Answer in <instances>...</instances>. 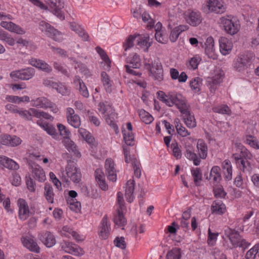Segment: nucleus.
<instances>
[{
  "instance_id": "2",
  "label": "nucleus",
  "mask_w": 259,
  "mask_h": 259,
  "mask_svg": "<svg viewBox=\"0 0 259 259\" xmlns=\"http://www.w3.org/2000/svg\"><path fill=\"white\" fill-rule=\"evenodd\" d=\"M117 201L119 208L117 209V214L115 216L114 222L118 226H124L126 224V220L124 217L123 211L126 210L122 193L119 192L117 194Z\"/></svg>"
},
{
  "instance_id": "16",
  "label": "nucleus",
  "mask_w": 259,
  "mask_h": 259,
  "mask_svg": "<svg viewBox=\"0 0 259 259\" xmlns=\"http://www.w3.org/2000/svg\"><path fill=\"white\" fill-rule=\"evenodd\" d=\"M39 239L48 247H51L56 244L55 236L50 232H46L39 235Z\"/></svg>"
},
{
  "instance_id": "35",
  "label": "nucleus",
  "mask_w": 259,
  "mask_h": 259,
  "mask_svg": "<svg viewBox=\"0 0 259 259\" xmlns=\"http://www.w3.org/2000/svg\"><path fill=\"white\" fill-rule=\"evenodd\" d=\"M101 77L106 91L110 93L112 92V84L108 75L106 72L103 71L101 73Z\"/></svg>"
},
{
  "instance_id": "30",
  "label": "nucleus",
  "mask_w": 259,
  "mask_h": 259,
  "mask_svg": "<svg viewBox=\"0 0 259 259\" xmlns=\"http://www.w3.org/2000/svg\"><path fill=\"white\" fill-rule=\"evenodd\" d=\"M186 148V156L193 161L195 165H198L200 164V160L198 158L197 155L193 152V147L191 145L185 146Z\"/></svg>"
},
{
  "instance_id": "3",
  "label": "nucleus",
  "mask_w": 259,
  "mask_h": 259,
  "mask_svg": "<svg viewBox=\"0 0 259 259\" xmlns=\"http://www.w3.org/2000/svg\"><path fill=\"white\" fill-rule=\"evenodd\" d=\"M206 13L214 12L222 14L226 10L222 0H207L206 5L204 8Z\"/></svg>"
},
{
  "instance_id": "7",
  "label": "nucleus",
  "mask_w": 259,
  "mask_h": 259,
  "mask_svg": "<svg viewBox=\"0 0 259 259\" xmlns=\"http://www.w3.org/2000/svg\"><path fill=\"white\" fill-rule=\"evenodd\" d=\"M186 22L190 25L196 26L200 24L202 20L201 14L199 12L188 10L184 13Z\"/></svg>"
},
{
  "instance_id": "40",
  "label": "nucleus",
  "mask_w": 259,
  "mask_h": 259,
  "mask_svg": "<svg viewBox=\"0 0 259 259\" xmlns=\"http://www.w3.org/2000/svg\"><path fill=\"white\" fill-rule=\"evenodd\" d=\"M204 46L205 53L209 55L214 50L213 38L211 36L208 37L206 39V42L204 44Z\"/></svg>"
},
{
  "instance_id": "61",
  "label": "nucleus",
  "mask_w": 259,
  "mask_h": 259,
  "mask_svg": "<svg viewBox=\"0 0 259 259\" xmlns=\"http://www.w3.org/2000/svg\"><path fill=\"white\" fill-rule=\"evenodd\" d=\"M123 153L124 155V160L126 163H129L131 161V155H130V149L128 148L126 146L123 145Z\"/></svg>"
},
{
  "instance_id": "10",
  "label": "nucleus",
  "mask_w": 259,
  "mask_h": 259,
  "mask_svg": "<svg viewBox=\"0 0 259 259\" xmlns=\"http://www.w3.org/2000/svg\"><path fill=\"white\" fill-rule=\"evenodd\" d=\"M62 248L66 252L75 255H81L84 253L83 249L79 246L72 242L64 241L62 243Z\"/></svg>"
},
{
  "instance_id": "37",
  "label": "nucleus",
  "mask_w": 259,
  "mask_h": 259,
  "mask_svg": "<svg viewBox=\"0 0 259 259\" xmlns=\"http://www.w3.org/2000/svg\"><path fill=\"white\" fill-rule=\"evenodd\" d=\"M139 115L142 121L147 124L151 123L154 119L151 114L143 109L139 110Z\"/></svg>"
},
{
  "instance_id": "41",
  "label": "nucleus",
  "mask_w": 259,
  "mask_h": 259,
  "mask_svg": "<svg viewBox=\"0 0 259 259\" xmlns=\"http://www.w3.org/2000/svg\"><path fill=\"white\" fill-rule=\"evenodd\" d=\"M181 257V249L178 248H173L168 251L166 255V259H180Z\"/></svg>"
},
{
  "instance_id": "8",
  "label": "nucleus",
  "mask_w": 259,
  "mask_h": 259,
  "mask_svg": "<svg viewBox=\"0 0 259 259\" xmlns=\"http://www.w3.org/2000/svg\"><path fill=\"white\" fill-rule=\"evenodd\" d=\"M220 20L225 31L228 33L234 35L238 32L240 28L239 24L232 22L231 19L225 17H222Z\"/></svg>"
},
{
  "instance_id": "47",
  "label": "nucleus",
  "mask_w": 259,
  "mask_h": 259,
  "mask_svg": "<svg viewBox=\"0 0 259 259\" xmlns=\"http://www.w3.org/2000/svg\"><path fill=\"white\" fill-rule=\"evenodd\" d=\"M136 38L137 35L136 34L134 35H130L128 37L123 45L124 51H126L127 49H130L134 46V42Z\"/></svg>"
},
{
  "instance_id": "45",
  "label": "nucleus",
  "mask_w": 259,
  "mask_h": 259,
  "mask_svg": "<svg viewBox=\"0 0 259 259\" xmlns=\"http://www.w3.org/2000/svg\"><path fill=\"white\" fill-rule=\"evenodd\" d=\"M221 170L219 166H213L210 173V177H213V180L215 182H217L221 180V174L220 172Z\"/></svg>"
},
{
  "instance_id": "32",
  "label": "nucleus",
  "mask_w": 259,
  "mask_h": 259,
  "mask_svg": "<svg viewBox=\"0 0 259 259\" xmlns=\"http://www.w3.org/2000/svg\"><path fill=\"white\" fill-rule=\"evenodd\" d=\"M197 148L199 151L200 158L205 159L207 155V147L202 140H198L197 143Z\"/></svg>"
},
{
  "instance_id": "44",
  "label": "nucleus",
  "mask_w": 259,
  "mask_h": 259,
  "mask_svg": "<svg viewBox=\"0 0 259 259\" xmlns=\"http://www.w3.org/2000/svg\"><path fill=\"white\" fill-rule=\"evenodd\" d=\"M68 122L74 127L78 128L80 125V120L79 117L77 115L73 116H67Z\"/></svg>"
},
{
  "instance_id": "12",
  "label": "nucleus",
  "mask_w": 259,
  "mask_h": 259,
  "mask_svg": "<svg viewBox=\"0 0 259 259\" xmlns=\"http://www.w3.org/2000/svg\"><path fill=\"white\" fill-rule=\"evenodd\" d=\"M225 235L227 237L229 238L234 247H237L238 246L239 242L241 238L238 231L228 228L225 230Z\"/></svg>"
},
{
  "instance_id": "59",
  "label": "nucleus",
  "mask_w": 259,
  "mask_h": 259,
  "mask_svg": "<svg viewBox=\"0 0 259 259\" xmlns=\"http://www.w3.org/2000/svg\"><path fill=\"white\" fill-rule=\"evenodd\" d=\"M241 164L243 166V171L244 172H250L252 170V167L250 163L244 159H242L241 161Z\"/></svg>"
},
{
  "instance_id": "50",
  "label": "nucleus",
  "mask_w": 259,
  "mask_h": 259,
  "mask_svg": "<svg viewBox=\"0 0 259 259\" xmlns=\"http://www.w3.org/2000/svg\"><path fill=\"white\" fill-rule=\"evenodd\" d=\"M79 132L81 136L85 139V141L89 144H92L95 141L94 138L87 132L85 130L80 128L79 130Z\"/></svg>"
},
{
  "instance_id": "4",
  "label": "nucleus",
  "mask_w": 259,
  "mask_h": 259,
  "mask_svg": "<svg viewBox=\"0 0 259 259\" xmlns=\"http://www.w3.org/2000/svg\"><path fill=\"white\" fill-rule=\"evenodd\" d=\"M66 174L74 183H78L81 181V172L73 161L70 160L68 162V165L66 167Z\"/></svg>"
},
{
  "instance_id": "11",
  "label": "nucleus",
  "mask_w": 259,
  "mask_h": 259,
  "mask_svg": "<svg viewBox=\"0 0 259 259\" xmlns=\"http://www.w3.org/2000/svg\"><path fill=\"white\" fill-rule=\"evenodd\" d=\"M10 76L15 81H18L19 79L28 80L32 77L31 69L28 68L21 70L12 71L10 74Z\"/></svg>"
},
{
  "instance_id": "21",
  "label": "nucleus",
  "mask_w": 259,
  "mask_h": 259,
  "mask_svg": "<svg viewBox=\"0 0 259 259\" xmlns=\"http://www.w3.org/2000/svg\"><path fill=\"white\" fill-rule=\"evenodd\" d=\"M0 164L10 169L17 170L19 167V165L15 161L6 156L0 157Z\"/></svg>"
},
{
  "instance_id": "20",
  "label": "nucleus",
  "mask_w": 259,
  "mask_h": 259,
  "mask_svg": "<svg viewBox=\"0 0 259 259\" xmlns=\"http://www.w3.org/2000/svg\"><path fill=\"white\" fill-rule=\"evenodd\" d=\"M226 210L225 205L220 200L214 201L211 206V212L215 214H222L225 212Z\"/></svg>"
},
{
  "instance_id": "18",
  "label": "nucleus",
  "mask_w": 259,
  "mask_h": 259,
  "mask_svg": "<svg viewBox=\"0 0 259 259\" xmlns=\"http://www.w3.org/2000/svg\"><path fill=\"white\" fill-rule=\"evenodd\" d=\"M137 45L140 48L144 49L145 52H148L149 48L151 46L152 41H150L149 35H137Z\"/></svg>"
},
{
  "instance_id": "53",
  "label": "nucleus",
  "mask_w": 259,
  "mask_h": 259,
  "mask_svg": "<svg viewBox=\"0 0 259 259\" xmlns=\"http://www.w3.org/2000/svg\"><path fill=\"white\" fill-rule=\"evenodd\" d=\"M127 62L130 63V65L129 66L132 67V68H139L141 66L140 58L137 55H135L131 60Z\"/></svg>"
},
{
  "instance_id": "57",
  "label": "nucleus",
  "mask_w": 259,
  "mask_h": 259,
  "mask_svg": "<svg viewBox=\"0 0 259 259\" xmlns=\"http://www.w3.org/2000/svg\"><path fill=\"white\" fill-rule=\"evenodd\" d=\"M214 196L215 197L224 198L227 194L224 189L222 187L214 188L213 189Z\"/></svg>"
},
{
  "instance_id": "13",
  "label": "nucleus",
  "mask_w": 259,
  "mask_h": 259,
  "mask_svg": "<svg viewBox=\"0 0 259 259\" xmlns=\"http://www.w3.org/2000/svg\"><path fill=\"white\" fill-rule=\"evenodd\" d=\"M105 168L106 175L109 181L115 182L116 181V173L114 168V161L111 159H107L105 161Z\"/></svg>"
},
{
  "instance_id": "29",
  "label": "nucleus",
  "mask_w": 259,
  "mask_h": 259,
  "mask_svg": "<svg viewBox=\"0 0 259 259\" xmlns=\"http://www.w3.org/2000/svg\"><path fill=\"white\" fill-rule=\"evenodd\" d=\"M186 148V156L193 161L195 165H198L200 164V160L198 158L197 155L193 152V147L191 145L185 146Z\"/></svg>"
},
{
  "instance_id": "38",
  "label": "nucleus",
  "mask_w": 259,
  "mask_h": 259,
  "mask_svg": "<svg viewBox=\"0 0 259 259\" xmlns=\"http://www.w3.org/2000/svg\"><path fill=\"white\" fill-rule=\"evenodd\" d=\"M44 189V194L47 201L51 203H53L54 202V194L52 187L50 184H45Z\"/></svg>"
},
{
  "instance_id": "33",
  "label": "nucleus",
  "mask_w": 259,
  "mask_h": 259,
  "mask_svg": "<svg viewBox=\"0 0 259 259\" xmlns=\"http://www.w3.org/2000/svg\"><path fill=\"white\" fill-rule=\"evenodd\" d=\"M32 236L31 232H28L26 234L23 236L21 238L22 243L24 247L30 251H32Z\"/></svg>"
},
{
  "instance_id": "54",
  "label": "nucleus",
  "mask_w": 259,
  "mask_h": 259,
  "mask_svg": "<svg viewBox=\"0 0 259 259\" xmlns=\"http://www.w3.org/2000/svg\"><path fill=\"white\" fill-rule=\"evenodd\" d=\"M115 115V114L113 113H111L110 114H107L105 115V120L107 123L114 128L115 130H117L118 127L116 124L115 123L114 120H113V116Z\"/></svg>"
},
{
  "instance_id": "63",
  "label": "nucleus",
  "mask_w": 259,
  "mask_h": 259,
  "mask_svg": "<svg viewBox=\"0 0 259 259\" xmlns=\"http://www.w3.org/2000/svg\"><path fill=\"white\" fill-rule=\"evenodd\" d=\"M180 34V33L179 32V30L175 28L172 30H171L169 36V39L170 41L172 42L176 41Z\"/></svg>"
},
{
  "instance_id": "55",
  "label": "nucleus",
  "mask_w": 259,
  "mask_h": 259,
  "mask_svg": "<svg viewBox=\"0 0 259 259\" xmlns=\"http://www.w3.org/2000/svg\"><path fill=\"white\" fill-rule=\"evenodd\" d=\"M176 128L178 134L183 137H185L190 135L188 131L182 125H179L178 122H177V124L176 125Z\"/></svg>"
},
{
  "instance_id": "24",
  "label": "nucleus",
  "mask_w": 259,
  "mask_h": 259,
  "mask_svg": "<svg viewBox=\"0 0 259 259\" xmlns=\"http://www.w3.org/2000/svg\"><path fill=\"white\" fill-rule=\"evenodd\" d=\"M63 143L69 152L77 157L80 156L81 154L77 150L76 145L70 138H66L63 141Z\"/></svg>"
},
{
  "instance_id": "15",
  "label": "nucleus",
  "mask_w": 259,
  "mask_h": 259,
  "mask_svg": "<svg viewBox=\"0 0 259 259\" xmlns=\"http://www.w3.org/2000/svg\"><path fill=\"white\" fill-rule=\"evenodd\" d=\"M6 109L11 112L14 113H18L19 115L25 119L31 120L32 115L30 112L27 110H20L17 108V107L13 104H7L5 106Z\"/></svg>"
},
{
  "instance_id": "6",
  "label": "nucleus",
  "mask_w": 259,
  "mask_h": 259,
  "mask_svg": "<svg viewBox=\"0 0 259 259\" xmlns=\"http://www.w3.org/2000/svg\"><path fill=\"white\" fill-rule=\"evenodd\" d=\"M145 66L155 79L159 81L163 79V68L161 63L159 61H155L152 63V65L150 64H146Z\"/></svg>"
},
{
  "instance_id": "49",
  "label": "nucleus",
  "mask_w": 259,
  "mask_h": 259,
  "mask_svg": "<svg viewBox=\"0 0 259 259\" xmlns=\"http://www.w3.org/2000/svg\"><path fill=\"white\" fill-rule=\"evenodd\" d=\"M191 173L194 177V182L196 186H199L198 183L199 181L202 180V175L199 168H196L195 169L191 170Z\"/></svg>"
},
{
  "instance_id": "39",
  "label": "nucleus",
  "mask_w": 259,
  "mask_h": 259,
  "mask_svg": "<svg viewBox=\"0 0 259 259\" xmlns=\"http://www.w3.org/2000/svg\"><path fill=\"white\" fill-rule=\"evenodd\" d=\"M33 66L40 69L47 73L51 72V67L45 62L40 60H35V62L33 63Z\"/></svg>"
},
{
  "instance_id": "34",
  "label": "nucleus",
  "mask_w": 259,
  "mask_h": 259,
  "mask_svg": "<svg viewBox=\"0 0 259 259\" xmlns=\"http://www.w3.org/2000/svg\"><path fill=\"white\" fill-rule=\"evenodd\" d=\"M33 178L40 182H44L46 180V175L44 170L38 165L33 168Z\"/></svg>"
},
{
  "instance_id": "25",
  "label": "nucleus",
  "mask_w": 259,
  "mask_h": 259,
  "mask_svg": "<svg viewBox=\"0 0 259 259\" xmlns=\"http://www.w3.org/2000/svg\"><path fill=\"white\" fill-rule=\"evenodd\" d=\"M95 178L99 187L103 190H107L108 186L106 183L104 175L100 169H97L95 171Z\"/></svg>"
},
{
  "instance_id": "14",
  "label": "nucleus",
  "mask_w": 259,
  "mask_h": 259,
  "mask_svg": "<svg viewBox=\"0 0 259 259\" xmlns=\"http://www.w3.org/2000/svg\"><path fill=\"white\" fill-rule=\"evenodd\" d=\"M18 205L19 218L21 220H25L29 213V209L27 202L24 199L20 198L18 200Z\"/></svg>"
},
{
  "instance_id": "17",
  "label": "nucleus",
  "mask_w": 259,
  "mask_h": 259,
  "mask_svg": "<svg viewBox=\"0 0 259 259\" xmlns=\"http://www.w3.org/2000/svg\"><path fill=\"white\" fill-rule=\"evenodd\" d=\"M175 99L176 100L175 105L179 109L181 113L187 112L190 106L187 103L186 98L181 94H178L177 97H175Z\"/></svg>"
},
{
  "instance_id": "1",
  "label": "nucleus",
  "mask_w": 259,
  "mask_h": 259,
  "mask_svg": "<svg viewBox=\"0 0 259 259\" xmlns=\"http://www.w3.org/2000/svg\"><path fill=\"white\" fill-rule=\"evenodd\" d=\"M33 117L40 118L37 120V124L41 127L44 131H46L48 134L53 136L56 134V130L53 125L47 123V122L42 120L41 118L42 117L47 119H51L52 116L49 114L45 112L39 111L37 110L33 109Z\"/></svg>"
},
{
  "instance_id": "36",
  "label": "nucleus",
  "mask_w": 259,
  "mask_h": 259,
  "mask_svg": "<svg viewBox=\"0 0 259 259\" xmlns=\"http://www.w3.org/2000/svg\"><path fill=\"white\" fill-rule=\"evenodd\" d=\"M184 114V120L186 124L189 127H194L196 126V123L195 121L194 117L191 115L189 110H187L186 113H182Z\"/></svg>"
},
{
  "instance_id": "51",
  "label": "nucleus",
  "mask_w": 259,
  "mask_h": 259,
  "mask_svg": "<svg viewBox=\"0 0 259 259\" xmlns=\"http://www.w3.org/2000/svg\"><path fill=\"white\" fill-rule=\"evenodd\" d=\"M115 245L121 248V249H125L126 247V243L124 240L123 237H117L114 241Z\"/></svg>"
},
{
  "instance_id": "46",
  "label": "nucleus",
  "mask_w": 259,
  "mask_h": 259,
  "mask_svg": "<svg viewBox=\"0 0 259 259\" xmlns=\"http://www.w3.org/2000/svg\"><path fill=\"white\" fill-rule=\"evenodd\" d=\"M258 250L259 244H257L247 252L245 256L246 259H254Z\"/></svg>"
},
{
  "instance_id": "52",
  "label": "nucleus",
  "mask_w": 259,
  "mask_h": 259,
  "mask_svg": "<svg viewBox=\"0 0 259 259\" xmlns=\"http://www.w3.org/2000/svg\"><path fill=\"white\" fill-rule=\"evenodd\" d=\"M96 50L106 63L109 64L111 63V61L107 54L101 48L98 46L96 48Z\"/></svg>"
},
{
  "instance_id": "58",
  "label": "nucleus",
  "mask_w": 259,
  "mask_h": 259,
  "mask_svg": "<svg viewBox=\"0 0 259 259\" xmlns=\"http://www.w3.org/2000/svg\"><path fill=\"white\" fill-rule=\"evenodd\" d=\"M208 236L207 239V243L209 245H213L216 239L217 236L218 235V233H212L210 229H208Z\"/></svg>"
},
{
  "instance_id": "56",
  "label": "nucleus",
  "mask_w": 259,
  "mask_h": 259,
  "mask_svg": "<svg viewBox=\"0 0 259 259\" xmlns=\"http://www.w3.org/2000/svg\"><path fill=\"white\" fill-rule=\"evenodd\" d=\"M172 148L173 154L177 159H179L181 157L182 154L181 151L178 147V144L177 142L172 143L171 145Z\"/></svg>"
},
{
  "instance_id": "22",
  "label": "nucleus",
  "mask_w": 259,
  "mask_h": 259,
  "mask_svg": "<svg viewBox=\"0 0 259 259\" xmlns=\"http://www.w3.org/2000/svg\"><path fill=\"white\" fill-rule=\"evenodd\" d=\"M73 82L76 87H79L80 94L85 98L89 97V93L88 89L84 83L78 76H75Z\"/></svg>"
},
{
  "instance_id": "9",
  "label": "nucleus",
  "mask_w": 259,
  "mask_h": 259,
  "mask_svg": "<svg viewBox=\"0 0 259 259\" xmlns=\"http://www.w3.org/2000/svg\"><path fill=\"white\" fill-rule=\"evenodd\" d=\"M51 2L50 5L51 12L61 20H65V16L62 9L64 7L63 0H55Z\"/></svg>"
},
{
  "instance_id": "31",
  "label": "nucleus",
  "mask_w": 259,
  "mask_h": 259,
  "mask_svg": "<svg viewBox=\"0 0 259 259\" xmlns=\"http://www.w3.org/2000/svg\"><path fill=\"white\" fill-rule=\"evenodd\" d=\"M186 148V156L193 161L195 165H198L200 164V160L198 158L197 155L193 152V147L191 145L185 146Z\"/></svg>"
},
{
  "instance_id": "19",
  "label": "nucleus",
  "mask_w": 259,
  "mask_h": 259,
  "mask_svg": "<svg viewBox=\"0 0 259 259\" xmlns=\"http://www.w3.org/2000/svg\"><path fill=\"white\" fill-rule=\"evenodd\" d=\"M219 43L221 53L224 55L229 54L232 49V45L229 40L225 37H221Z\"/></svg>"
},
{
  "instance_id": "26",
  "label": "nucleus",
  "mask_w": 259,
  "mask_h": 259,
  "mask_svg": "<svg viewBox=\"0 0 259 259\" xmlns=\"http://www.w3.org/2000/svg\"><path fill=\"white\" fill-rule=\"evenodd\" d=\"M33 106L37 108H53V105L49 100L45 97H40L33 101Z\"/></svg>"
},
{
  "instance_id": "5",
  "label": "nucleus",
  "mask_w": 259,
  "mask_h": 259,
  "mask_svg": "<svg viewBox=\"0 0 259 259\" xmlns=\"http://www.w3.org/2000/svg\"><path fill=\"white\" fill-rule=\"evenodd\" d=\"M253 57L251 54L240 55L234 64V68L238 71L244 70L250 66Z\"/></svg>"
},
{
  "instance_id": "27",
  "label": "nucleus",
  "mask_w": 259,
  "mask_h": 259,
  "mask_svg": "<svg viewBox=\"0 0 259 259\" xmlns=\"http://www.w3.org/2000/svg\"><path fill=\"white\" fill-rule=\"evenodd\" d=\"M99 232V236L103 239H106L109 234V227L107 224V217L105 215L101 222V227Z\"/></svg>"
},
{
  "instance_id": "62",
  "label": "nucleus",
  "mask_w": 259,
  "mask_h": 259,
  "mask_svg": "<svg viewBox=\"0 0 259 259\" xmlns=\"http://www.w3.org/2000/svg\"><path fill=\"white\" fill-rule=\"evenodd\" d=\"M77 33L84 41H88L89 36L85 30L82 28H79Z\"/></svg>"
},
{
  "instance_id": "23",
  "label": "nucleus",
  "mask_w": 259,
  "mask_h": 259,
  "mask_svg": "<svg viewBox=\"0 0 259 259\" xmlns=\"http://www.w3.org/2000/svg\"><path fill=\"white\" fill-rule=\"evenodd\" d=\"M135 189V183L134 180H129L126 183L125 196L126 200L131 203L134 198L133 193Z\"/></svg>"
},
{
  "instance_id": "28",
  "label": "nucleus",
  "mask_w": 259,
  "mask_h": 259,
  "mask_svg": "<svg viewBox=\"0 0 259 259\" xmlns=\"http://www.w3.org/2000/svg\"><path fill=\"white\" fill-rule=\"evenodd\" d=\"M45 32L47 35L52 38L56 41H60L62 40L61 33L51 25L48 29H46Z\"/></svg>"
},
{
  "instance_id": "43",
  "label": "nucleus",
  "mask_w": 259,
  "mask_h": 259,
  "mask_svg": "<svg viewBox=\"0 0 259 259\" xmlns=\"http://www.w3.org/2000/svg\"><path fill=\"white\" fill-rule=\"evenodd\" d=\"M122 132L123 133V139L125 144L128 146H133L134 145V136L133 133L132 132L125 133L126 131L125 130Z\"/></svg>"
},
{
  "instance_id": "60",
  "label": "nucleus",
  "mask_w": 259,
  "mask_h": 259,
  "mask_svg": "<svg viewBox=\"0 0 259 259\" xmlns=\"http://www.w3.org/2000/svg\"><path fill=\"white\" fill-rule=\"evenodd\" d=\"M54 89H56L58 93H59L62 95H66L68 93L66 87L61 83L58 84L57 83V88H55Z\"/></svg>"
},
{
  "instance_id": "64",
  "label": "nucleus",
  "mask_w": 259,
  "mask_h": 259,
  "mask_svg": "<svg viewBox=\"0 0 259 259\" xmlns=\"http://www.w3.org/2000/svg\"><path fill=\"white\" fill-rule=\"evenodd\" d=\"M54 67L56 69H57L59 71H60L63 74L67 75V76H69L67 70L64 68L63 66L60 65L59 63L57 62H55L54 64Z\"/></svg>"
},
{
  "instance_id": "48",
  "label": "nucleus",
  "mask_w": 259,
  "mask_h": 259,
  "mask_svg": "<svg viewBox=\"0 0 259 259\" xmlns=\"http://www.w3.org/2000/svg\"><path fill=\"white\" fill-rule=\"evenodd\" d=\"M201 84V79L199 77L194 78L190 82V85L192 90H193L195 93L200 91V87Z\"/></svg>"
},
{
  "instance_id": "42",
  "label": "nucleus",
  "mask_w": 259,
  "mask_h": 259,
  "mask_svg": "<svg viewBox=\"0 0 259 259\" xmlns=\"http://www.w3.org/2000/svg\"><path fill=\"white\" fill-rule=\"evenodd\" d=\"M76 199H67V204L71 210L75 212L80 210L81 204L79 202L76 201Z\"/></svg>"
}]
</instances>
